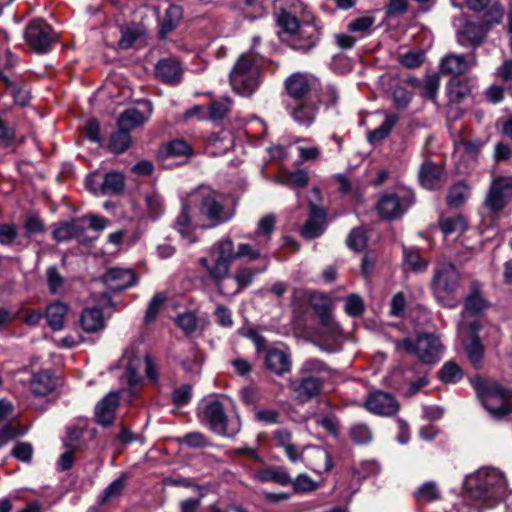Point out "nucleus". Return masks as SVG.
<instances>
[{
    "label": "nucleus",
    "instance_id": "e2e57ef3",
    "mask_svg": "<svg viewBox=\"0 0 512 512\" xmlns=\"http://www.w3.org/2000/svg\"><path fill=\"white\" fill-rule=\"evenodd\" d=\"M278 25L283 29L284 32L290 34L291 36L296 33V31L301 27L299 25L298 20L295 16L290 13L282 12L277 17Z\"/></svg>",
    "mask_w": 512,
    "mask_h": 512
},
{
    "label": "nucleus",
    "instance_id": "a878e982",
    "mask_svg": "<svg viewBox=\"0 0 512 512\" xmlns=\"http://www.w3.org/2000/svg\"><path fill=\"white\" fill-rule=\"evenodd\" d=\"M145 106L148 112L146 116L135 108L126 109L125 111H123L118 118V127L130 133L131 130L147 122L152 114L153 108L150 101H146Z\"/></svg>",
    "mask_w": 512,
    "mask_h": 512
},
{
    "label": "nucleus",
    "instance_id": "4c0bfd02",
    "mask_svg": "<svg viewBox=\"0 0 512 512\" xmlns=\"http://www.w3.org/2000/svg\"><path fill=\"white\" fill-rule=\"evenodd\" d=\"M295 143L300 144L297 146V151L299 153V164L307 161H314L320 157L321 150L319 146L313 144L312 139L297 138Z\"/></svg>",
    "mask_w": 512,
    "mask_h": 512
},
{
    "label": "nucleus",
    "instance_id": "13d9d810",
    "mask_svg": "<svg viewBox=\"0 0 512 512\" xmlns=\"http://www.w3.org/2000/svg\"><path fill=\"white\" fill-rule=\"evenodd\" d=\"M267 269V266H265L263 269H261L260 271H254L250 268H241L239 269L236 273H235V281L237 283V292L241 291L242 289L248 287L251 285V283L253 282V279L255 277V275L258 273V272H263Z\"/></svg>",
    "mask_w": 512,
    "mask_h": 512
},
{
    "label": "nucleus",
    "instance_id": "5fc2aeb1",
    "mask_svg": "<svg viewBox=\"0 0 512 512\" xmlns=\"http://www.w3.org/2000/svg\"><path fill=\"white\" fill-rule=\"evenodd\" d=\"M440 379L445 383H456L463 377V372L460 366L454 361L446 362L440 372Z\"/></svg>",
    "mask_w": 512,
    "mask_h": 512
},
{
    "label": "nucleus",
    "instance_id": "9b49d317",
    "mask_svg": "<svg viewBox=\"0 0 512 512\" xmlns=\"http://www.w3.org/2000/svg\"><path fill=\"white\" fill-rule=\"evenodd\" d=\"M312 194L314 198H310L308 201L309 217L300 231L301 236L309 240L321 236L326 228V211L316 203L321 200V191L318 187H314Z\"/></svg>",
    "mask_w": 512,
    "mask_h": 512
},
{
    "label": "nucleus",
    "instance_id": "58836bf2",
    "mask_svg": "<svg viewBox=\"0 0 512 512\" xmlns=\"http://www.w3.org/2000/svg\"><path fill=\"white\" fill-rule=\"evenodd\" d=\"M439 226L445 236L462 233L467 228V222L462 215L444 216L439 218Z\"/></svg>",
    "mask_w": 512,
    "mask_h": 512
},
{
    "label": "nucleus",
    "instance_id": "dca6fc26",
    "mask_svg": "<svg viewBox=\"0 0 512 512\" xmlns=\"http://www.w3.org/2000/svg\"><path fill=\"white\" fill-rule=\"evenodd\" d=\"M318 97L287 101L286 109L298 124L309 127L316 119L319 109Z\"/></svg>",
    "mask_w": 512,
    "mask_h": 512
},
{
    "label": "nucleus",
    "instance_id": "a211bd4d",
    "mask_svg": "<svg viewBox=\"0 0 512 512\" xmlns=\"http://www.w3.org/2000/svg\"><path fill=\"white\" fill-rule=\"evenodd\" d=\"M265 367L277 376H283L291 371L292 361L289 349L272 347L267 349L264 358Z\"/></svg>",
    "mask_w": 512,
    "mask_h": 512
},
{
    "label": "nucleus",
    "instance_id": "72a5a7b5",
    "mask_svg": "<svg viewBox=\"0 0 512 512\" xmlns=\"http://www.w3.org/2000/svg\"><path fill=\"white\" fill-rule=\"evenodd\" d=\"M183 16L182 7L176 4L170 5L165 11L164 18L160 24L159 35L165 38L180 23Z\"/></svg>",
    "mask_w": 512,
    "mask_h": 512
},
{
    "label": "nucleus",
    "instance_id": "b1692460",
    "mask_svg": "<svg viewBox=\"0 0 512 512\" xmlns=\"http://www.w3.org/2000/svg\"><path fill=\"white\" fill-rule=\"evenodd\" d=\"M85 217L71 219L56 224L53 229V238L58 242L79 239L85 232Z\"/></svg>",
    "mask_w": 512,
    "mask_h": 512
},
{
    "label": "nucleus",
    "instance_id": "3c124183",
    "mask_svg": "<svg viewBox=\"0 0 512 512\" xmlns=\"http://www.w3.org/2000/svg\"><path fill=\"white\" fill-rule=\"evenodd\" d=\"M349 437L355 444L365 445L372 441L373 433L366 424L358 423L350 428Z\"/></svg>",
    "mask_w": 512,
    "mask_h": 512
},
{
    "label": "nucleus",
    "instance_id": "39448f33",
    "mask_svg": "<svg viewBox=\"0 0 512 512\" xmlns=\"http://www.w3.org/2000/svg\"><path fill=\"white\" fill-rule=\"evenodd\" d=\"M397 352H406L416 355L425 364H434L441 358L443 346L440 339L433 333H423L414 343L410 338L392 339Z\"/></svg>",
    "mask_w": 512,
    "mask_h": 512
},
{
    "label": "nucleus",
    "instance_id": "4468645a",
    "mask_svg": "<svg viewBox=\"0 0 512 512\" xmlns=\"http://www.w3.org/2000/svg\"><path fill=\"white\" fill-rule=\"evenodd\" d=\"M124 357L127 359L125 378L131 387L139 384L142 380L140 369L145 368L146 376L156 382L158 380V372L149 355L143 358L135 355L133 352L126 351Z\"/></svg>",
    "mask_w": 512,
    "mask_h": 512
},
{
    "label": "nucleus",
    "instance_id": "8fccbe9b",
    "mask_svg": "<svg viewBox=\"0 0 512 512\" xmlns=\"http://www.w3.org/2000/svg\"><path fill=\"white\" fill-rule=\"evenodd\" d=\"M311 306L320 318V321L332 317L330 300L324 294L313 295L311 298Z\"/></svg>",
    "mask_w": 512,
    "mask_h": 512
},
{
    "label": "nucleus",
    "instance_id": "cd10ccee",
    "mask_svg": "<svg viewBox=\"0 0 512 512\" xmlns=\"http://www.w3.org/2000/svg\"><path fill=\"white\" fill-rule=\"evenodd\" d=\"M272 440L276 447L282 448L288 459L295 463L302 459V453L292 442V435L287 429H277L273 435Z\"/></svg>",
    "mask_w": 512,
    "mask_h": 512
},
{
    "label": "nucleus",
    "instance_id": "f3484780",
    "mask_svg": "<svg viewBox=\"0 0 512 512\" xmlns=\"http://www.w3.org/2000/svg\"><path fill=\"white\" fill-rule=\"evenodd\" d=\"M290 388L298 401L307 402L319 395L322 380L314 375H300L299 378L290 381Z\"/></svg>",
    "mask_w": 512,
    "mask_h": 512
},
{
    "label": "nucleus",
    "instance_id": "864d4df0",
    "mask_svg": "<svg viewBox=\"0 0 512 512\" xmlns=\"http://www.w3.org/2000/svg\"><path fill=\"white\" fill-rule=\"evenodd\" d=\"M231 108V100L229 97H223L213 101L208 108V119L220 120L225 117Z\"/></svg>",
    "mask_w": 512,
    "mask_h": 512
},
{
    "label": "nucleus",
    "instance_id": "0eeeda50",
    "mask_svg": "<svg viewBox=\"0 0 512 512\" xmlns=\"http://www.w3.org/2000/svg\"><path fill=\"white\" fill-rule=\"evenodd\" d=\"M199 416L200 420L218 435L233 437L240 430L239 421L227 418L224 406L218 399L206 400Z\"/></svg>",
    "mask_w": 512,
    "mask_h": 512
},
{
    "label": "nucleus",
    "instance_id": "7ed1b4c3",
    "mask_svg": "<svg viewBox=\"0 0 512 512\" xmlns=\"http://www.w3.org/2000/svg\"><path fill=\"white\" fill-rule=\"evenodd\" d=\"M262 65L263 58L259 53H253L252 51L242 53L229 75L232 89L242 96L253 94L260 84Z\"/></svg>",
    "mask_w": 512,
    "mask_h": 512
},
{
    "label": "nucleus",
    "instance_id": "1a4fd4ad",
    "mask_svg": "<svg viewBox=\"0 0 512 512\" xmlns=\"http://www.w3.org/2000/svg\"><path fill=\"white\" fill-rule=\"evenodd\" d=\"M414 202L410 191L399 190L383 194L376 205L381 218L393 220L403 216Z\"/></svg>",
    "mask_w": 512,
    "mask_h": 512
},
{
    "label": "nucleus",
    "instance_id": "774afa93",
    "mask_svg": "<svg viewBox=\"0 0 512 512\" xmlns=\"http://www.w3.org/2000/svg\"><path fill=\"white\" fill-rule=\"evenodd\" d=\"M404 257H405L407 264L414 271H424L427 267L426 261L422 259L418 250L404 249Z\"/></svg>",
    "mask_w": 512,
    "mask_h": 512
},
{
    "label": "nucleus",
    "instance_id": "09e8293b",
    "mask_svg": "<svg viewBox=\"0 0 512 512\" xmlns=\"http://www.w3.org/2000/svg\"><path fill=\"white\" fill-rule=\"evenodd\" d=\"M47 286L51 294H60L63 291L65 278L56 266H49L46 269Z\"/></svg>",
    "mask_w": 512,
    "mask_h": 512
},
{
    "label": "nucleus",
    "instance_id": "7c9ffc66",
    "mask_svg": "<svg viewBox=\"0 0 512 512\" xmlns=\"http://www.w3.org/2000/svg\"><path fill=\"white\" fill-rule=\"evenodd\" d=\"M80 325L87 333H94L104 328L103 312L99 308H86L80 316Z\"/></svg>",
    "mask_w": 512,
    "mask_h": 512
},
{
    "label": "nucleus",
    "instance_id": "a18cd8bd",
    "mask_svg": "<svg viewBox=\"0 0 512 512\" xmlns=\"http://www.w3.org/2000/svg\"><path fill=\"white\" fill-rule=\"evenodd\" d=\"M397 121L398 116L388 115L378 128L368 133V141L370 143H376L386 138L390 134Z\"/></svg>",
    "mask_w": 512,
    "mask_h": 512
},
{
    "label": "nucleus",
    "instance_id": "f257e3e1",
    "mask_svg": "<svg viewBox=\"0 0 512 512\" xmlns=\"http://www.w3.org/2000/svg\"><path fill=\"white\" fill-rule=\"evenodd\" d=\"M235 216V209L223 193L200 185L182 200L181 210L174 221L175 230L192 244L197 241L196 229H213Z\"/></svg>",
    "mask_w": 512,
    "mask_h": 512
},
{
    "label": "nucleus",
    "instance_id": "69168bd1",
    "mask_svg": "<svg viewBox=\"0 0 512 512\" xmlns=\"http://www.w3.org/2000/svg\"><path fill=\"white\" fill-rule=\"evenodd\" d=\"M23 227L28 237L44 232V224L40 217L35 214H30L25 218Z\"/></svg>",
    "mask_w": 512,
    "mask_h": 512
},
{
    "label": "nucleus",
    "instance_id": "473e14b6",
    "mask_svg": "<svg viewBox=\"0 0 512 512\" xmlns=\"http://www.w3.org/2000/svg\"><path fill=\"white\" fill-rule=\"evenodd\" d=\"M68 312V305L62 301L51 303L46 309V318L48 325L54 330L59 331L64 328L65 316Z\"/></svg>",
    "mask_w": 512,
    "mask_h": 512
},
{
    "label": "nucleus",
    "instance_id": "5701e85b",
    "mask_svg": "<svg viewBox=\"0 0 512 512\" xmlns=\"http://www.w3.org/2000/svg\"><path fill=\"white\" fill-rule=\"evenodd\" d=\"M475 64L476 61L473 55L448 54L441 60L440 72L446 75L457 76L465 73Z\"/></svg>",
    "mask_w": 512,
    "mask_h": 512
},
{
    "label": "nucleus",
    "instance_id": "4be33fe9",
    "mask_svg": "<svg viewBox=\"0 0 512 512\" xmlns=\"http://www.w3.org/2000/svg\"><path fill=\"white\" fill-rule=\"evenodd\" d=\"M301 460L305 461L309 469L319 474L328 472L332 468L331 455L320 446L308 448L307 454L305 457L302 456Z\"/></svg>",
    "mask_w": 512,
    "mask_h": 512
},
{
    "label": "nucleus",
    "instance_id": "20e7f679",
    "mask_svg": "<svg viewBox=\"0 0 512 512\" xmlns=\"http://www.w3.org/2000/svg\"><path fill=\"white\" fill-rule=\"evenodd\" d=\"M233 241L230 238H224L215 243L211 249L210 261L206 257L199 259V263L203 266L212 280L221 290V283L228 278L230 274L231 263L233 261Z\"/></svg>",
    "mask_w": 512,
    "mask_h": 512
},
{
    "label": "nucleus",
    "instance_id": "f8f14e48",
    "mask_svg": "<svg viewBox=\"0 0 512 512\" xmlns=\"http://www.w3.org/2000/svg\"><path fill=\"white\" fill-rule=\"evenodd\" d=\"M512 199V176L495 177L485 198V206L493 214L502 211Z\"/></svg>",
    "mask_w": 512,
    "mask_h": 512
},
{
    "label": "nucleus",
    "instance_id": "bf43d9fd",
    "mask_svg": "<svg viewBox=\"0 0 512 512\" xmlns=\"http://www.w3.org/2000/svg\"><path fill=\"white\" fill-rule=\"evenodd\" d=\"M346 243L354 251H362L366 247L367 237L364 230L354 228L348 235Z\"/></svg>",
    "mask_w": 512,
    "mask_h": 512
},
{
    "label": "nucleus",
    "instance_id": "0e129e2a",
    "mask_svg": "<svg viewBox=\"0 0 512 512\" xmlns=\"http://www.w3.org/2000/svg\"><path fill=\"white\" fill-rule=\"evenodd\" d=\"M399 62L409 69L418 68L424 62V53L422 51H409L399 57Z\"/></svg>",
    "mask_w": 512,
    "mask_h": 512
},
{
    "label": "nucleus",
    "instance_id": "6e6552de",
    "mask_svg": "<svg viewBox=\"0 0 512 512\" xmlns=\"http://www.w3.org/2000/svg\"><path fill=\"white\" fill-rule=\"evenodd\" d=\"M485 409L496 418L512 412V393L496 384L481 382L476 387Z\"/></svg>",
    "mask_w": 512,
    "mask_h": 512
},
{
    "label": "nucleus",
    "instance_id": "37998d69",
    "mask_svg": "<svg viewBox=\"0 0 512 512\" xmlns=\"http://www.w3.org/2000/svg\"><path fill=\"white\" fill-rule=\"evenodd\" d=\"M266 245L263 244V241H259L256 246H252L247 243H241L238 245L237 250L233 247V260L246 257L250 261L257 260L263 257L262 248Z\"/></svg>",
    "mask_w": 512,
    "mask_h": 512
},
{
    "label": "nucleus",
    "instance_id": "c9c22d12",
    "mask_svg": "<svg viewBox=\"0 0 512 512\" xmlns=\"http://www.w3.org/2000/svg\"><path fill=\"white\" fill-rule=\"evenodd\" d=\"M488 306L489 304L482 296L479 286L477 284H473L469 295L465 299V310L471 315H477Z\"/></svg>",
    "mask_w": 512,
    "mask_h": 512
},
{
    "label": "nucleus",
    "instance_id": "393cba45",
    "mask_svg": "<svg viewBox=\"0 0 512 512\" xmlns=\"http://www.w3.org/2000/svg\"><path fill=\"white\" fill-rule=\"evenodd\" d=\"M478 327V322L471 323L473 334L463 343L465 354L475 369L482 367L484 357V346L479 337L475 334Z\"/></svg>",
    "mask_w": 512,
    "mask_h": 512
},
{
    "label": "nucleus",
    "instance_id": "412c9836",
    "mask_svg": "<svg viewBox=\"0 0 512 512\" xmlns=\"http://www.w3.org/2000/svg\"><path fill=\"white\" fill-rule=\"evenodd\" d=\"M118 404L119 394L117 392H109L95 406V417L97 422L106 427L112 425Z\"/></svg>",
    "mask_w": 512,
    "mask_h": 512
},
{
    "label": "nucleus",
    "instance_id": "680f3d73",
    "mask_svg": "<svg viewBox=\"0 0 512 512\" xmlns=\"http://www.w3.org/2000/svg\"><path fill=\"white\" fill-rule=\"evenodd\" d=\"M292 486L296 493L312 492L317 488L316 482L307 474H299L292 480Z\"/></svg>",
    "mask_w": 512,
    "mask_h": 512
},
{
    "label": "nucleus",
    "instance_id": "603ef678",
    "mask_svg": "<svg viewBox=\"0 0 512 512\" xmlns=\"http://www.w3.org/2000/svg\"><path fill=\"white\" fill-rule=\"evenodd\" d=\"M418 502L429 503L440 498V492L435 482L429 481L421 485L415 492Z\"/></svg>",
    "mask_w": 512,
    "mask_h": 512
},
{
    "label": "nucleus",
    "instance_id": "aec40b11",
    "mask_svg": "<svg viewBox=\"0 0 512 512\" xmlns=\"http://www.w3.org/2000/svg\"><path fill=\"white\" fill-rule=\"evenodd\" d=\"M155 73L162 82L177 85L182 80L183 70L177 59L168 57L158 61Z\"/></svg>",
    "mask_w": 512,
    "mask_h": 512
},
{
    "label": "nucleus",
    "instance_id": "79ce46f5",
    "mask_svg": "<svg viewBox=\"0 0 512 512\" xmlns=\"http://www.w3.org/2000/svg\"><path fill=\"white\" fill-rule=\"evenodd\" d=\"M490 30L481 22H468L462 30V35L471 44H479Z\"/></svg>",
    "mask_w": 512,
    "mask_h": 512
},
{
    "label": "nucleus",
    "instance_id": "ea45409f",
    "mask_svg": "<svg viewBox=\"0 0 512 512\" xmlns=\"http://www.w3.org/2000/svg\"><path fill=\"white\" fill-rule=\"evenodd\" d=\"M277 183L296 189L307 186L309 175L304 169H297L286 173L276 180Z\"/></svg>",
    "mask_w": 512,
    "mask_h": 512
},
{
    "label": "nucleus",
    "instance_id": "2eb2a0df",
    "mask_svg": "<svg viewBox=\"0 0 512 512\" xmlns=\"http://www.w3.org/2000/svg\"><path fill=\"white\" fill-rule=\"evenodd\" d=\"M364 407L372 414L391 417L398 413L400 404L392 394L375 390L368 394Z\"/></svg>",
    "mask_w": 512,
    "mask_h": 512
},
{
    "label": "nucleus",
    "instance_id": "de8ad7c7",
    "mask_svg": "<svg viewBox=\"0 0 512 512\" xmlns=\"http://www.w3.org/2000/svg\"><path fill=\"white\" fill-rule=\"evenodd\" d=\"M469 196V187L459 182L453 185L447 195V203L450 207H459Z\"/></svg>",
    "mask_w": 512,
    "mask_h": 512
},
{
    "label": "nucleus",
    "instance_id": "4d7b16f0",
    "mask_svg": "<svg viewBox=\"0 0 512 512\" xmlns=\"http://www.w3.org/2000/svg\"><path fill=\"white\" fill-rule=\"evenodd\" d=\"M167 296L164 292H158L156 293L153 298L150 300L145 316H144V322L145 324H149L153 322L158 315L162 305L166 301Z\"/></svg>",
    "mask_w": 512,
    "mask_h": 512
},
{
    "label": "nucleus",
    "instance_id": "052dcab7",
    "mask_svg": "<svg viewBox=\"0 0 512 512\" xmlns=\"http://www.w3.org/2000/svg\"><path fill=\"white\" fill-rule=\"evenodd\" d=\"M326 371H328V367L323 361L312 358L303 363L300 369V375H314L318 377L319 374Z\"/></svg>",
    "mask_w": 512,
    "mask_h": 512
},
{
    "label": "nucleus",
    "instance_id": "bb28decb",
    "mask_svg": "<svg viewBox=\"0 0 512 512\" xmlns=\"http://www.w3.org/2000/svg\"><path fill=\"white\" fill-rule=\"evenodd\" d=\"M88 188L96 193L97 187L92 186V182L87 178ZM125 187L124 176L121 172L111 171L104 175L103 182L99 186V190L104 195H118L122 193Z\"/></svg>",
    "mask_w": 512,
    "mask_h": 512
},
{
    "label": "nucleus",
    "instance_id": "c03bdc74",
    "mask_svg": "<svg viewBox=\"0 0 512 512\" xmlns=\"http://www.w3.org/2000/svg\"><path fill=\"white\" fill-rule=\"evenodd\" d=\"M130 144V133L118 127V130L111 134L108 147L113 153L120 154L125 152L129 148Z\"/></svg>",
    "mask_w": 512,
    "mask_h": 512
},
{
    "label": "nucleus",
    "instance_id": "a19ab883",
    "mask_svg": "<svg viewBox=\"0 0 512 512\" xmlns=\"http://www.w3.org/2000/svg\"><path fill=\"white\" fill-rule=\"evenodd\" d=\"M320 324L317 334L321 341H335L341 335V327L333 317L320 321Z\"/></svg>",
    "mask_w": 512,
    "mask_h": 512
},
{
    "label": "nucleus",
    "instance_id": "f03ea898",
    "mask_svg": "<svg viewBox=\"0 0 512 512\" xmlns=\"http://www.w3.org/2000/svg\"><path fill=\"white\" fill-rule=\"evenodd\" d=\"M464 487L468 497L479 508H493L507 495L506 478L495 468H480L468 475Z\"/></svg>",
    "mask_w": 512,
    "mask_h": 512
},
{
    "label": "nucleus",
    "instance_id": "c756f323",
    "mask_svg": "<svg viewBox=\"0 0 512 512\" xmlns=\"http://www.w3.org/2000/svg\"><path fill=\"white\" fill-rule=\"evenodd\" d=\"M254 478L260 482H274L281 486L292 483L288 471L284 467H269L255 473Z\"/></svg>",
    "mask_w": 512,
    "mask_h": 512
},
{
    "label": "nucleus",
    "instance_id": "c85d7f7f",
    "mask_svg": "<svg viewBox=\"0 0 512 512\" xmlns=\"http://www.w3.org/2000/svg\"><path fill=\"white\" fill-rule=\"evenodd\" d=\"M292 38V47L294 49L307 51L316 44L318 32L313 25L303 24L296 33L292 35Z\"/></svg>",
    "mask_w": 512,
    "mask_h": 512
},
{
    "label": "nucleus",
    "instance_id": "338daca9",
    "mask_svg": "<svg viewBox=\"0 0 512 512\" xmlns=\"http://www.w3.org/2000/svg\"><path fill=\"white\" fill-rule=\"evenodd\" d=\"M344 309L349 316H360L364 311V303L358 295L351 294L346 299Z\"/></svg>",
    "mask_w": 512,
    "mask_h": 512
},
{
    "label": "nucleus",
    "instance_id": "49530a36",
    "mask_svg": "<svg viewBox=\"0 0 512 512\" xmlns=\"http://www.w3.org/2000/svg\"><path fill=\"white\" fill-rule=\"evenodd\" d=\"M125 488L124 477H120L111 482L99 495L98 503L100 505L107 504L108 502L118 498Z\"/></svg>",
    "mask_w": 512,
    "mask_h": 512
},
{
    "label": "nucleus",
    "instance_id": "6ab92c4d",
    "mask_svg": "<svg viewBox=\"0 0 512 512\" xmlns=\"http://www.w3.org/2000/svg\"><path fill=\"white\" fill-rule=\"evenodd\" d=\"M103 282L109 289L121 291L134 286L137 278L131 269L113 267L104 274Z\"/></svg>",
    "mask_w": 512,
    "mask_h": 512
},
{
    "label": "nucleus",
    "instance_id": "423d86ee",
    "mask_svg": "<svg viewBox=\"0 0 512 512\" xmlns=\"http://www.w3.org/2000/svg\"><path fill=\"white\" fill-rule=\"evenodd\" d=\"M459 273L452 264L441 266L435 271L432 289L436 299L447 308H455L459 301L455 294L459 287Z\"/></svg>",
    "mask_w": 512,
    "mask_h": 512
},
{
    "label": "nucleus",
    "instance_id": "6e6d98bb",
    "mask_svg": "<svg viewBox=\"0 0 512 512\" xmlns=\"http://www.w3.org/2000/svg\"><path fill=\"white\" fill-rule=\"evenodd\" d=\"M276 218L273 214H267L262 217L258 223L257 229L255 231L258 237H263V244L267 245L270 241V235L275 229Z\"/></svg>",
    "mask_w": 512,
    "mask_h": 512
},
{
    "label": "nucleus",
    "instance_id": "9d476101",
    "mask_svg": "<svg viewBox=\"0 0 512 512\" xmlns=\"http://www.w3.org/2000/svg\"><path fill=\"white\" fill-rule=\"evenodd\" d=\"M24 36L30 48L39 54L48 52L56 39L50 25L42 19L31 21L25 29Z\"/></svg>",
    "mask_w": 512,
    "mask_h": 512
},
{
    "label": "nucleus",
    "instance_id": "2f4dec72",
    "mask_svg": "<svg viewBox=\"0 0 512 512\" xmlns=\"http://www.w3.org/2000/svg\"><path fill=\"white\" fill-rule=\"evenodd\" d=\"M55 388L52 373L48 370L33 375L30 389L35 396H46Z\"/></svg>",
    "mask_w": 512,
    "mask_h": 512
},
{
    "label": "nucleus",
    "instance_id": "ddd939ff",
    "mask_svg": "<svg viewBox=\"0 0 512 512\" xmlns=\"http://www.w3.org/2000/svg\"><path fill=\"white\" fill-rule=\"evenodd\" d=\"M318 80L312 75L296 72L285 81L289 99L287 101L318 97L316 89Z\"/></svg>",
    "mask_w": 512,
    "mask_h": 512
},
{
    "label": "nucleus",
    "instance_id": "f704fd0d",
    "mask_svg": "<svg viewBox=\"0 0 512 512\" xmlns=\"http://www.w3.org/2000/svg\"><path fill=\"white\" fill-rule=\"evenodd\" d=\"M441 168L430 161L422 164L419 171V181L421 185L428 189H435L440 182Z\"/></svg>",
    "mask_w": 512,
    "mask_h": 512
},
{
    "label": "nucleus",
    "instance_id": "e433bc0d",
    "mask_svg": "<svg viewBox=\"0 0 512 512\" xmlns=\"http://www.w3.org/2000/svg\"><path fill=\"white\" fill-rule=\"evenodd\" d=\"M482 23L491 30L494 26L499 25L504 17L505 10L498 0H491L485 7Z\"/></svg>",
    "mask_w": 512,
    "mask_h": 512
}]
</instances>
